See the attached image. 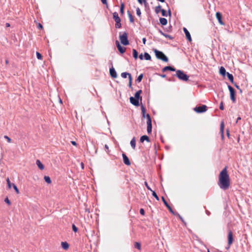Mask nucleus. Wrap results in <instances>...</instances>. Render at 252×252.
Masks as SVG:
<instances>
[{"label": "nucleus", "mask_w": 252, "mask_h": 252, "mask_svg": "<svg viewBox=\"0 0 252 252\" xmlns=\"http://www.w3.org/2000/svg\"><path fill=\"white\" fill-rule=\"evenodd\" d=\"M218 184L219 187L223 190H226L229 189L230 185V179L227 172V166H225L220 172Z\"/></svg>", "instance_id": "nucleus-1"}, {"label": "nucleus", "mask_w": 252, "mask_h": 252, "mask_svg": "<svg viewBox=\"0 0 252 252\" xmlns=\"http://www.w3.org/2000/svg\"><path fill=\"white\" fill-rule=\"evenodd\" d=\"M153 50L155 54V56L158 59L164 62H167L168 61V58L162 52L159 51L157 49H154Z\"/></svg>", "instance_id": "nucleus-2"}, {"label": "nucleus", "mask_w": 252, "mask_h": 252, "mask_svg": "<svg viewBox=\"0 0 252 252\" xmlns=\"http://www.w3.org/2000/svg\"><path fill=\"white\" fill-rule=\"evenodd\" d=\"M176 74L175 75L179 80L183 81H187L189 80V76L185 73V72L181 70H176Z\"/></svg>", "instance_id": "nucleus-3"}, {"label": "nucleus", "mask_w": 252, "mask_h": 252, "mask_svg": "<svg viewBox=\"0 0 252 252\" xmlns=\"http://www.w3.org/2000/svg\"><path fill=\"white\" fill-rule=\"evenodd\" d=\"M119 39L122 44L124 46L129 45V42L128 39V34L126 32H124L122 34L120 32L119 33Z\"/></svg>", "instance_id": "nucleus-4"}, {"label": "nucleus", "mask_w": 252, "mask_h": 252, "mask_svg": "<svg viewBox=\"0 0 252 252\" xmlns=\"http://www.w3.org/2000/svg\"><path fill=\"white\" fill-rule=\"evenodd\" d=\"M228 89L230 92V97L231 100L232 101L233 103L236 102V91L230 85H228Z\"/></svg>", "instance_id": "nucleus-5"}, {"label": "nucleus", "mask_w": 252, "mask_h": 252, "mask_svg": "<svg viewBox=\"0 0 252 252\" xmlns=\"http://www.w3.org/2000/svg\"><path fill=\"white\" fill-rule=\"evenodd\" d=\"M207 106L206 105H201L196 106L193 108V110L197 113H202L205 112L207 110Z\"/></svg>", "instance_id": "nucleus-6"}, {"label": "nucleus", "mask_w": 252, "mask_h": 252, "mask_svg": "<svg viewBox=\"0 0 252 252\" xmlns=\"http://www.w3.org/2000/svg\"><path fill=\"white\" fill-rule=\"evenodd\" d=\"M234 241L232 231L229 229L228 230L227 242L229 246H231Z\"/></svg>", "instance_id": "nucleus-7"}, {"label": "nucleus", "mask_w": 252, "mask_h": 252, "mask_svg": "<svg viewBox=\"0 0 252 252\" xmlns=\"http://www.w3.org/2000/svg\"><path fill=\"white\" fill-rule=\"evenodd\" d=\"M130 102L133 105L137 107L139 106V99L133 96H130L129 98Z\"/></svg>", "instance_id": "nucleus-8"}, {"label": "nucleus", "mask_w": 252, "mask_h": 252, "mask_svg": "<svg viewBox=\"0 0 252 252\" xmlns=\"http://www.w3.org/2000/svg\"><path fill=\"white\" fill-rule=\"evenodd\" d=\"M116 45L118 50L121 54H124L125 52L126 48L122 46L118 40L116 41Z\"/></svg>", "instance_id": "nucleus-9"}, {"label": "nucleus", "mask_w": 252, "mask_h": 252, "mask_svg": "<svg viewBox=\"0 0 252 252\" xmlns=\"http://www.w3.org/2000/svg\"><path fill=\"white\" fill-rule=\"evenodd\" d=\"M122 157L123 159L124 163L127 166H129L131 164V162L127 157V156L126 155V154L124 153L122 154Z\"/></svg>", "instance_id": "nucleus-10"}, {"label": "nucleus", "mask_w": 252, "mask_h": 252, "mask_svg": "<svg viewBox=\"0 0 252 252\" xmlns=\"http://www.w3.org/2000/svg\"><path fill=\"white\" fill-rule=\"evenodd\" d=\"M216 18L217 19L219 24L221 25H224V23L223 22L222 19V14L220 12H217L216 13Z\"/></svg>", "instance_id": "nucleus-11"}, {"label": "nucleus", "mask_w": 252, "mask_h": 252, "mask_svg": "<svg viewBox=\"0 0 252 252\" xmlns=\"http://www.w3.org/2000/svg\"><path fill=\"white\" fill-rule=\"evenodd\" d=\"M109 73L110 76L112 78H116L117 77V73L116 72V71L115 70V68L113 67V66L111 68H110L109 69Z\"/></svg>", "instance_id": "nucleus-12"}, {"label": "nucleus", "mask_w": 252, "mask_h": 252, "mask_svg": "<svg viewBox=\"0 0 252 252\" xmlns=\"http://www.w3.org/2000/svg\"><path fill=\"white\" fill-rule=\"evenodd\" d=\"M183 30L185 32V34L186 35V38L187 39V40L191 42L192 41V39H191V37L189 32L188 31V30L187 29V28H186L185 27L183 28Z\"/></svg>", "instance_id": "nucleus-13"}, {"label": "nucleus", "mask_w": 252, "mask_h": 252, "mask_svg": "<svg viewBox=\"0 0 252 252\" xmlns=\"http://www.w3.org/2000/svg\"><path fill=\"white\" fill-rule=\"evenodd\" d=\"M167 71H176V68L172 66H166L162 69V72H165Z\"/></svg>", "instance_id": "nucleus-14"}, {"label": "nucleus", "mask_w": 252, "mask_h": 252, "mask_svg": "<svg viewBox=\"0 0 252 252\" xmlns=\"http://www.w3.org/2000/svg\"><path fill=\"white\" fill-rule=\"evenodd\" d=\"M224 128V122L223 121H222L220 123V132L221 133V137L222 139H223L224 138V133H223Z\"/></svg>", "instance_id": "nucleus-15"}, {"label": "nucleus", "mask_w": 252, "mask_h": 252, "mask_svg": "<svg viewBox=\"0 0 252 252\" xmlns=\"http://www.w3.org/2000/svg\"><path fill=\"white\" fill-rule=\"evenodd\" d=\"M219 73L223 77H224L227 73L225 68L223 66H220V68Z\"/></svg>", "instance_id": "nucleus-16"}, {"label": "nucleus", "mask_w": 252, "mask_h": 252, "mask_svg": "<svg viewBox=\"0 0 252 252\" xmlns=\"http://www.w3.org/2000/svg\"><path fill=\"white\" fill-rule=\"evenodd\" d=\"M144 141H146L148 142H149L150 141V138L147 135H144L140 137V142L143 143L144 142Z\"/></svg>", "instance_id": "nucleus-17"}, {"label": "nucleus", "mask_w": 252, "mask_h": 252, "mask_svg": "<svg viewBox=\"0 0 252 252\" xmlns=\"http://www.w3.org/2000/svg\"><path fill=\"white\" fill-rule=\"evenodd\" d=\"M147 132L149 134L151 133L152 130V122H147Z\"/></svg>", "instance_id": "nucleus-18"}, {"label": "nucleus", "mask_w": 252, "mask_h": 252, "mask_svg": "<svg viewBox=\"0 0 252 252\" xmlns=\"http://www.w3.org/2000/svg\"><path fill=\"white\" fill-rule=\"evenodd\" d=\"M159 20L160 24L162 26H165L167 24V23H168L167 20L165 18L160 17L159 18Z\"/></svg>", "instance_id": "nucleus-19"}, {"label": "nucleus", "mask_w": 252, "mask_h": 252, "mask_svg": "<svg viewBox=\"0 0 252 252\" xmlns=\"http://www.w3.org/2000/svg\"><path fill=\"white\" fill-rule=\"evenodd\" d=\"M36 164L39 169L43 170L44 169V166L42 162L39 159H37L36 161Z\"/></svg>", "instance_id": "nucleus-20"}, {"label": "nucleus", "mask_w": 252, "mask_h": 252, "mask_svg": "<svg viewBox=\"0 0 252 252\" xmlns=\"http://www.w3.org/2000/svg\"><path fill=\"white\" fill-rule=\"evenodd\" d=\"M113 18L115 22L121 21V18L119 17L118 13L117 12H115L113 13Z\"/></svg>", "instance_id": "nucleus-21"}, {"label": "nucleus", "mask_w": 252, "mask_h": 252, "mask_svg": "<svg viewBox=\"0 0 252 252\" xmlns=\"http://www.w3.org/2000/svg\"><path fill=\"white\" fill-rule=\"evenodd\" d=\"M142 92V91L141 90H140L137 91L134 94V97L137 98L142 100V96L140 95Z\"/></svg>", "instance_id": "nucleus-22"}, {"label": "nucleus", "mask_w": 252, "mask_h": 252, "mask_svg": "<svg viewBox=\"0 0 252 252\" xmlns=\"http://www.w3.org/2000/svg\"><path fill=\"white\" fill-rule=\"evenodd\" d=\"M130 144L132 148L134 150L136 147V139L135 137H133L132 138V139L130 141Z\"/></svg>", "instance_id": "nucleus-23"}, {"label": "nucleus", "mask_w": 252, "mask_h": 252, "mask_svg": "<svg viewBox=\"0 0 252 252\" xmlns=\"http://www.w3.org/2000/svg\"><path fill=\"white\" fill-rule=\"evenodd\" d=\"M61 246L63 250H66L69 248V245L66 242H62L61 243Z\"/></svg>", "instance_id": "nucleus-24"}, {"label": "nucleus", "mask_w": 252, "mask_h": 252, "mask_svg": "<svg viewBox=\"0 0 252 252\" xmlns=\"http://www.w3.org/2000/svg\"><path fill=\"white\" fill-rule=\"evenodd\" d=\"M227 77L228 80L232 84H234V77L232 74L229 73V72H227L226 73Z\"/></svg>", "instance_id": "nucleus-25"}, {"label": "nucleus", "mask_w": 252, "mask_h": 252, "mask_svg": "<svg viewBox=\"0 0 252 252\" xmlns=\"http://www.w3.org/2000/svg\"><path fill=\"white\" fill-rule=\"evenodd\" d=\"M127 14L128 16L130 23H133L134 21V18H133L132 15L131 14L130 11L128 10L127 11Z\"/></svg>", "instance_id": "nucleus-26"}, {"label": "nucleus", "mask_w": 252, "mask_h": 252, "mask_svg": "<svg viewBox=\"0 0 252 252\" xmlns=\"http://www.w3.org/2000/svg\"><path fill=\"white\" fill-rule=\"evenodd\" d=\"M125 3L123 2H121L120 12L122 15L124 14Z\"/></svg>", "instance_id": "nucleus-27"}, {"label": "nucleus", "mask_w": 252, "mask_h": 252, "mask_svg": "<svg viewBox=\"0 0 252 252\" xmlns=\"http://www.w3.org/2000/svg\"><path fill=\"white\" fill-rule=\"evenodd\" d=\"M133 57L135 59H137L138 57V53L136 49H132Z\"/></svg>", "instance_id": "nucleus-28"}, {"label": "nucleus", "mask_w": 252, "mask_h": 252, "mask_svg": "<svg viewBox=\"0 0 252 252\" xmlns=\"http://www.w3.org/2000/svg\"><path fill=\"white\" fill-rule=\"evenodd\" d=\"M162 8L160 5H158V6H156L155 8V12L157 14H158L159 12H160L162 10Z\"/></svg>", "instance_id": "nucleus-29"}, {"label": "nucleus", "mask_w": 252, "mask_h": 252, "mask_svg": "<svg viewBox=\"0 0 252 252\" xmlns=\"http://www.w3.org/2000/svg\"><path fill=\"white\" fill-rule=\"evenodd\" d=\"M144 59L146 60L149 61V60H151V56L150 55V54L149 53H148L147 52L144 53Z\"/></svg>", "instance_id": "nucleus-30"}, {"label": "nucleus", "mask_w": 252, "mask_h": 252, "mask_svg": "<svg viewBox=\"0 0 252 252\" xmlns=\"http://www.w3.org/2000/svg\"><path fill=\"white\" fill-rule=\"evenodd\" d=\"M44 179L45 181L48 184H51L52 182L50 177L48 176H45L44 177Z\"/></svg>", "instance_id": "nucleus-31"}, {"label": "nucleus", "mask_w": 252, "mask_h": 252, "mask_svg": "<svg viewBox=\"0 0 252 252\" xmlns=\"http://www.w3.org/2000/svg\"><path fill=\"white\" fill-rule=\"evenodd\" d=\"M134 247H135V248L139 250H141V243L139 242H135L134 243Z\"/></svg>", "instance_id": "nucleus-32"}, {"label": "nucleus", "mask_w": 252, "mask_h": 252, "mask_svg": "<svg viewBox=\"0 0 252 252\" xmlns=\"http://www.w3.org/2000/svg\"><path fill=\"white\" fill-rule=\"evenodd\" d=\"M143 78V74H140L138 76V77L136 79L135 81L138 82V83H140L142 81Z\"/></svg>", "instance_id": "nucleus-33"}, {"label": "nucleus", "mask_w": 252, "mask_h": 252, "mask_svg": "<svg viewBox=\"0 0 252 252\" xmlns=\"http://www.w3.org/2000/svg\"><path fill=\"white\" fill-rule=\"evenodd\" d=\"M137 0L140 4H142L143 3H144L145 6H146L148 5V2L147 1V0Z\"/></svg>", "instance_id": "nucleus-34"}, {"label": "nucleus", "mask_w": 252, "mask_h": 252, "mask_svg": "<svg viewBox=\"0 0 252 252\" xmlns=\"http://www.w3.org/2000/svg\"><path fill=\"white\" fill-rule=\"evenodd\" d=\"M151 191L152 192V195L158 201L159 200V198L158 196L157 193L154 190H153Z\"/></svg>", "instance_id": "nucleus-35"}, {"label": "nucleus", "mask_w": 252, "mask_h": 252, "mask_svg": "<svg viewBox=\"0 0 252 252\" xmlns=\"http://www.w3.org/2000/svg\"><path fill=\"white\" fill-rule=\"evenodd\" d=\"M116 22L115 28H117V29L121 28V27H122L121 21H117V22Z\"/></svg>", "instance_id": "nucleus-36"}, {"label": "nucleus", "mask_w": 252, "mask_h": 252, "mask_svg": "<svg viewBox=\"0 0 252 252\" xmlns=\"http://www.w3.org/2000/svg\"><path fill=\"white\" fill-rule=\"evenodd\" d=\"M129 74H130L129 73H128L126 72H123L121 73V76L123 78H126L127 76H128Z\"/></svg>", "instance_id": "nucleus-37"}, {"label": "nucleus", "mask_w": 252, "mask_h": 252, "mask_svg": "<svg viewBox=\"0 0 252 252\" xmlns=\"http://www.w3.org/2000/svg\"><path fill=\"white\" fill-rule=\"evenodd\" d=\"M172 30V27L171 25L168 28L164 29L165 31L166 32H171Z\"/></svg>", "instance_id": "nucleus-38"}, {"label": "nucleus", "mask_w": 252, "mask_h": 252, "mask_svg": "<svg viewBox=\"0 0 252 252\" xmlns=\"http://www.w3.org/2000/svg\"><path fill=\"white\" fill-rule=\"evenodd\" d=\"M36 57L38 60H42L43 57L40 53H39L38 52H36Z\"/></svg>", "instance_id": "nucleus-39"}, {"label": "nucleus", "mask_w": 252, "mask_h": 252, "mask_svg": "<svg viewBox=\"0 0 252 252\" xmlns=\"http://www.w3.org/2000/svg\"><path fill=\"white\" fill-rule=\"evenodd\" d=\"M72 230L75 233L77 232L78 231V229L77 227H76V226L74 224H72Z\"/></svg>", "instance_id": "nucleus-40"}, {"label": "nucleus", "mask_w": 252, "mask_h": 252, "mask_svg": "<svg viewBox=\"0 0 252 252\" xmlns=\"http://www.w3.org/2000/svg\"><path fill=\"white\" fill-rule=\"evenodd\" d=\"M160 12H161V15H162V16H164V17H167V12L164 9H162Z\"/></svg>", "instance_id": "nucleus-41"}, {"label": "nucleus", "mask_w": 252, "mask_h": 252, "mask_svg": "<svg viewBox=\"0 0 252 252\" xmlns=\"http://www.w3.org/2000/svg\"><path fill=\"white\" fill-rule=\"evenodd\" d=\"M12 186L16 192L17 194L19 193V190L17 187L14 184H13Z\"/></svg>", "instance_id": "nucleus-42"}, {"label": "nucleus", "mask_w": 252, "mask_h": 252, "mask_svg": "<svg viewBox=\"0 0 252 252\" xmlns=\"http://www.w3.org/2000/svg\"><path fill=\"white\" fill-rule=\"evenodd\" d=\"M145 118H147V122H152V119L151 118L150 115L149 114H146Z\"/></svg>", "instance_id": "nucleus-43"}, {"label": "nucleus", "mask_w": 252, "mask_h": 252, "mask_svg": "<svg viewBox=\"0 0 252 252\" xmlns=\"http://www.w3.org/2000/svg\"><path fill=\"white\" fill-rule=\"evenodd\" d=\"M136 14L139 17L141 16V12L140 8L139 7H137L136 9Z\"/></svg>", "instance_id": "nucleus-44"}, {"label": "nucleus", "mask_w": 252, "mask_h": 252, "mask_svg": "<svg viewBox=\"0 0 252 252\" xmlns=\"http://www.w3.org/2000/svg\"><path fill=\"white\" fill-rule=\"evenodd\" d=\"M6 182H7V186H8V189H10L11 188V182L10 181V180L8 178H7L6 179Z\"/></svg>", "instance_id": "nucleus-45"}, {"label": "nucleus", "mask_w": 252, "mask_h": 252, "mask_svg": "<svg viewBox=\"0 0 252 252\" xmlns=\"http://www.w3.org/2000/svg\"><path fill=\"white\" fill-rule=\"evenodd\" d=\"M163 36L166 38H169V39H171V40H172L174 38V37L173 36H172L171 35H170L169 34H166V33H164Z\"/></svg>", "instance_id": "nucleus-46"}, {"label": "nucleus", "mask_w": 252, "mask_h": 252, "mask_svg": "<svg viewBox=\"0 0 252 252\" xmlns=\"http://www.w3.org/2000/svg\"><path fill=\"white\" fill-rule=\"evenodd\" d=\"M176 216H178L180 220L184 223H185V222L183 219V218L180 215V214L178 213H176Z\"/></svg>", "instance_id": "nucleus-47"}, {"label": "nucleus", "mask_w": 252, "mask_h": 252, "mask_svg": "<svg viewBox=\"0 0 252 252\" xmlns=\"http://www.w3.org/2000/svg\"><path fill=\"white\" fill-rule=\"evenodd\" d=\"M4 202L6 203H7L8 205H11V202L9 200V199H8V198L7 197L5 198Z\"/></svg>", "instance_id": "nucleus-48"}, {"label": "nucleus", "mask_w": 252, "mask_h": 252, "mask_svg": "<svg viewBox=\"0 0 252 252\" xmlns=\"http://www.w3.org/2000/svg\"><path fill=\"white\" fill-rule=\"evenodd\" d=\"M4 138L6 139L8 143H11V139L10 137H9L8 136L4 135Z\"/></svg>", "instance_id": "nucleus-49"}, {"label": "nucleus", "mask_w": 252, "mask_h": 252, "mask_svg": "<svg viewBox=\"0 0 252 252\" xmlns=\"http://www.w3.org/2000/svg\"><path fill=\"white\" fill-rule=\"evenodd\" d=\"M169 211L173 215H176V213L177 212H175L173 209H172V208L170 207L169 208H168Z\"/></svg>", "instance_id": "nucleus-50"}, {"label": "nucleus", "mask_w": 252, "mask_h": 252, "mask_svg": "<svg viewBox=\"0 0 252 252\" xmlns=\"http://www.w3.org/2000/svg\"><path fill=\"white\" fill-rule=\"evenodd\" d=\"M139 212H140V214L141 215H142V216H144V215H145V210H144V209H143V208H141V209H140V211H139Z\"/></svg>", "instance_id": "nucleus-51"}, {"label": "nucleus", "mask_w": 252, "mask_h": 252, "mask_svg": "<svg viewBox=\"0 0 252 252\" xmlns=\"http://www.w3.org/2000/svg\"><path fill=\"white\" fill-rule=\"evenodd\" d=\"M144 184H145V185L146 187L147 188V189L148 190H150V191H152V189H151V188L149 186V185H148V183H147V182H145Z\"/></svg>", "instance_id": "nucleus-52"}, {"label": "nucleus", "mask_w": 252, "mask_h": 252, "mask_svg": "<svg viewBox=\"0 0 252 252\" xmlns=\"http://www.w3.org/2000/svg\"><path fill=\"white\" fill-rule=\"evenodd\" d=\"M161 199H162V201L163 202V203H164V204L165 205V206H166V205H167L168 204V202L166 201L165 198L163 197V196H162L161 197Z\"/></svg>", "instance_id": "nucleus-53"}, {"label": "nucleus", "mask_w": 252, "mask_h": 252, "mask_svg": "<svg viewBox=\"0 0 252 252\" xmlns=\"http://www.w3.org/2000/svg\"><path fill=\"white\" fill-rule=\"evenodd\" d=\"M219 108H220V109L221 110H224V106H223V101H221V102L220 103Z\"/></svg>", "instance_id": "nucleus-54"}, {"label": "nucleus", "mask_w": 252, "mask_h": 252, "mask_svg": "<svg viewBox=\"0 0 252 252\" xmlns=\"http://www.w3.org/2000/svg\"><path fill=\"white\" fill-rule=\"evenodd\" d=\"M104 147H105V150H106V152H107V153L109 154L110 152V151L109 150L108 146L107 144H105Z\"/></svg>", "instance_id": "nucleus-55"}, {"label": "nucleus", "mask_w": 252, "mask_h": 252, "mask_svg": "<svg viewBox=\"0 0 252 252\" xmlns=\"http://www.w3.org/2000/svg\"><path fill=\"white\" fill-rule=\"evenodd\" d=\"M141 109L142 112H146V108H145V106L142 104H141Z\"/></svg>", "instance_id": "nucleus-56"}, {"label": "nucleus", "mask_w": 252, "mask_h": 252, "mask_svg": "<svg viewBox=\"0 0 252 252\" xmlns=\"http://www.w3.org/2000/svg\"><path fill=\"white\" fill-rule=\"evenodd\" d=\"M37 28L40 30H42L43 29V27L40 23H39L37 25Z\"/></svg>", "instance_id": "nucleus-57"}, {"label": "nucleus", "mask_w": 252, "mask_h": 252, "mask_svg": "<svg viewBox=\"0 0 252 252\" xmlns=\"http://www.w3.org/2000/svg\"><path fill=\"white\" fill-rule=\"evenodd\" d=\"M100 0L102 4L106 5L107 6V7L108 6V3H107V0Z\"/></svg>", "instance_id": "nucleus-58"}, {"label": "nucleus", "mask_w": 252, "mask_h": 252, "mask_svg": "<svg viewBox=\"0 0 252 252\" xmlns=\"http://www.w3.org/2000/svg\"><path fill=\"white\" fill-rule=\"evenodd\" d=\"M167 15H168L170 17H171V11L170 9H168L167 12Z\"/></svg>", "instance_id": "nucleus-59"}, {"label": "nucleus", "mask_w": 252, "mask_h": 252, "mask_svg": "<svg viewBox=\"0 0 252 252\" xmlns=\"http://www.w3.org/2000/svg\"><path fill=\"white\" fill-rule=\"evenodd\" d=\"M128 77L129 82H132V77L131 76V74H129Z\"/></svg>", "instance_id": "nucleus-60"}, {"label": "nucleus", "mask_w": 252, "mask_h": 252, "mask_svg": "<svg viewBox=\"0 0 252 252\" xmlns=\"http://www.w3.org/2000/svg\"><path fill=\"white\" fill-rule=\"evenodd\" d=\"M238 90L240 89V88L239 85H238L236 83L234 82V84H232Z\"/></svg>", "instance_id": "nucleus-61"}, {"label": "nucleus", "mask_w": 252, "mask_h": 252, "mask_svg": "<svg viewBox=\"0 0 252 252\" xmlns=\"http://www.w3.org/2000/svg\"><path fill=\"white\" fill-rule=\"evenodd\" d=\"M158 32L163 36L164 35V33L160 29H158Z\"/></svg>", "instance_id": "nucleus-62"}, {"label": "nucleus", "mask_w": 252, "mask_h": 252, "mask_svg": "<svg viewBox=\"0 0 252 252\" xmlns=\"http://www.w3.org/2000/svg\"><path fill=\"white\" fill-rule=\"evenodd\" d=\"M139 59H140L141 60H143V55L142 53H141V54H140V55L139 56Z\"/></svg>", "instance_id": "nucleus-63"}, {"label": "nucleus", "mask_w": 252, "mask_h": 252, "mask_svg": "<svg viewBox=\"0 0 252 252\" xmlns=\"http://www.w3.org/2000/svg\"><path fill=\"white\" fill-rule=\"evenodd\" d=\"M71 144L74 146H77V143L74 141H71Z\"/></svg>", "instance_id": "nucleus-64"}]
</instances>
